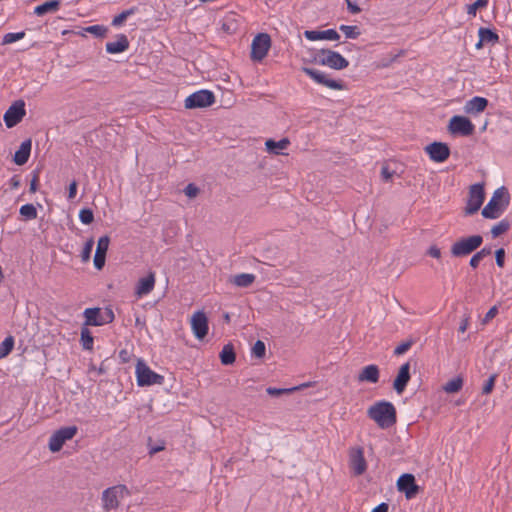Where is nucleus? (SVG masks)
Returning a JSON list of instances; mask_svg holds the SVG:
<instances>
[{
	"label": "nucleus",
	"mask_w": 512,
	"mask_h": 512,
	"mask_svg": "<svg viewBox=\"0 0 512 512\" xmlns=\"http://www.w3.org/2000/svg\"><path fill=\"white\" fill-rule=\"evenodd\" d=\"M304 36L306 39L310 41L317 40H331L336 41L339 40L340 35L335 29H327L323 31L319 30H306L304 32Z\"/></svg>",
	"instance_id": "nucleus-22"
},
{
	"label": "nucleus",
	"mask_w": 512,
	"mask_h": 512,
	"mask_svg": "<svg viewBox=\"0 0 512 512\" xmlns=\"http://www.w3.org/2000/svg\"><path fill=\"white\" fill-rule=\"evenodd\" d=\"M129 48V40L125 34H118L117 40L107 42L105 49L109 54H118L126 51Z\"/></svg>",
	"instance_id": "nucleus-24"
},
{
	"label": "nucleus",
	"mask_w": 512,
	"mask_h": 512,
	"mask_svg": "<svg viewBox=\"0 0 512 512\" xmlns=\"http://www.w3.org/2000/svg\"><path fill=\"white\" fill-rule=\"evenodd\" d=\"M412 344H413L412 340L401 343L400 345H398L395 348L394 354L399 356V355L406 353L411 348Z\"/></svg>",
	"instance_id": "nucleus-46"
},
{
	"label": "nucleus",
	"mask_w": 512,
	"mask_h": 512,
	"mask_svg": "<svg viewBox=\"0 0 512 512\" xmlns=\"http://www.w3.org/2000/svg\"><path fill=\"white\" fill-rule=\"evenodd\" d=\"M165 446L164 443L158 444V445H151L149 444V454L154 455L162 450H164Z\"/></svg>",
	"instance_id": "nucleus-58"
},
{
	"label": "nucleus",
	"mask_w": 512,
	"mask_h": 512,
	"mask_svg": "<svg viewBox=\"0 0 512 512\" xmlns=\"http://www.w3.org/2000/svg\"><path fill=\"white\" fill-rule=\"evenodd\" d=\"M463 386V380L461 377H456L449 380L444 386L443 389L447 393H455L458 392Z\"/></svg>",
	"instance_id": "nucleus-37"
},
{
	"label": "nucleus",
	"mask_w": 512,
	"mask_h": 512,
	"mask_svg": "<svg viewBox=\"0 0 512 512\" xmlns=\"http://www.w3.org/2000/svg\"><path fill=\"white\" fill-rule=\"evenodd\" d=\"M79 219L85 225L91 224L94 220L93 211L88 208L81 209L79 212Z\"/></svg>",
	"instance_id": "nucleus-44"
},
{
	"label": "nucleus",
	"mask_w": 512,
	"mask_h": 512,
	"mask_svg": "<svg viewBox=\"0 0 512 512\" xmlns=\"http://www.w3.org/2000/svg\"><path fill=\"white\" fill-rule=\"evenodd\" d=\"M184 193L187 197L189 198H194L198 195L199 193V188L193 184V183H189L185 189H184Z\"/></svg>",
	"instance_id": "nucleus-48"
},
{
	"label": "nucleus",
	"mask_w": 512,
	"mask_h": 512,
	"mask_svg": "<svg viewBox=\"0 0 512 512\" xmlns=\"http://www.w3.org/2000/svg\"><path fill=\"white\" fill-rule=\"evenodd\" d=\"M85 326H102L114 321V313L112 309L106 308L101 311L100 308H86L84 310Z\"/></svg>",
	"instance_id": "nucleus-7"
},
{
	"label": "nucleus",
	"mask_w": 512,
	"mask_h": 512,
	"mask_svg": "<svg viewBox=\"0 0 512 512\" xmlns=\"http://www.w3.org/2000/svg\"><path fill=\"white\" fill-rule=\"evenodd\" d=\"M498 314V308L497 306L491 307L488 312L485 314L483 318V323H488L490 320H492L496 315Z\"/></svg>",
	"instance_id": "nucleus-52"
},
{
	"label": "nucleus",
	"mask_w": 512,
	"mask_h": 512,
	"mask_svg": "<svg viewBox=\"0 0 512 512\" xmlns=\"http://www.w3.org/2000/svg\"><path fill=\"white\" fill-rule=\"evenodd\" d=\"M10 189L16 190L21 186V179L19 175H14L9 180Z\"/></svg>",
	"instance_id": "nucleus-53"
},
{
	"label": "nucleus",
	"mask_w": 512,
	"mask_h": 512,
	"mask_svg": "<svg viewBox=\"0 0 512 512\" xmlns=\"http://www.w3.org/2000/svg\"><path fill=\"white\" fill-rule=\"evenodd\" d=\"M38 182H39V176H38V173L35 172L33 174L32 180L30 182V187H29L30 193H35L37 191V189H38Z\"/></svg>",
	"instance_id": "nucleus-54"
},
{
	"label": "nucleus",
	"mask_w": 512,
	"mask_h": 512,
	"mask_svg": "<svg viewBox=\"0 0 512 512\" xmlns=\"http://www.w3.org/2000/svg\"><path fill=\"white\" fill-rule=\"evenodd\" d=\"M393 175H394V171H391L387 165L382 166L381 177L385 182L392 180Z\"/></svg>",
	"instance_id": "nucleus-50"
},
{
	"label": "nucleus",
	"mask_w": 512,
	"mask_h": 512,
	"mask_svg": "<svg viewBox=\"0 0 512 512\" xmlns=\"http://www.w3.org/2000/svg\"><path fill=\"white\" fill-rule=\"evenodd\" d=\"M303 73L310 77L314 82L323 85L333 90H344L345 84L341 80H335L328 76V74L309 67H302Z\"/></svg>",
	"instance_id": "nucleus-8"
},
{
	"label": "nucleus",
	"mask_w": 512,
	"mask_h": 512,
	"mask_svg": "<svg viewBox=\"0 0 512 512\" xmlns=\"http://www.w3.org/2000/svg\"><path fill=\"white\" fill-rule=\"evenodd\" d=\"M124 353H126V352H125V351H121V352H120V355H121L122 357H125V354H124Z\"/></svg>",
	"instance_id": "nucleus-63"
},
{
	"label": "nucleus",
	"mask_w": 512,
	"mask_h": 512,
	"mask_svg": "<svg viewBox=\"0 0 512 512\" xmlns=\"http://www.w3.org/2000/svg\"><path fill=\"white\" fill-rule=\"evenodd\" d=\"M25 104L22 100L14 102L4 114V122L8 128L16 126L25 116Z\"/></svg>",
	"instance_id": "nucleus-15"
},
{
	"label": "nucleus",
	"mask_w": 512,
	"mask_h": 512,
	"mask_svg": "<svg viewBox=\"0 0 512 512\" xmlns=\"http://www.w3.org/2000/svg\"><path fill=\"white\" fill-rule=\"evenodd\" d=\"M266 346L261 340H257L252 347V355L256 358H263L265 356Z\"/></svg>",
	"instance_id": "nucleus-43"
},
{
	"label": "nucleus",
	"mask_w": 512,
	"mask_h": 512,
	"mask_svg": "<svg viewBox=\"0 0 512 512\" xmlns=\"http://www.w3.org/2000/svg\"><path fill=\"white\" fill-rule=\"evenodd\" d=\"M220 359L223 365H231L235 362V351L232 344H226L220 352Z\"/></svg>",
	"instance_id": "nucleus-31"
},
{
	"label": "nucleus",
	"mask_w": 512,
	"mask_h": 512,
	"mask_svg": "<svg viewBox=\"0 0 512 512\" xmlns=\"http://www.w3.org/2000/svg\"><path fill=\"white\" fill-rule=\"evenodd\" d=\"M271 46L270 36L266 33L256 35L251 45V58L254 61H261L267 55Z\"/></svg>",
	"instance_id": "nucleus-13"
},
{
	"label": "nucleus",
	"mask_w": 512,
	"mask_h": 512,
	"mask_svg": "<svg viewBox=\"0 0 512 512\" xmlns=\"http://www.w3.org/2000/svg\"><path fill=\"white\" fill-rule=\"evenodd\" d=\"M367 416L381 429L390 428L397 421L394 405L385 400L378 401L370 406L367 410Z\"/></svg>",
	"instance_id": "nucleus-1"
},
{
	"label": "nucleus",
	"mask_w": 512,
	"mask_h": 512,
	"mask_svg": "<svg viewBox=\"0 0 512 512\" xmlns=\"http://www.w3.org/2000/svg\"><path fill=\"white\" fill-rule=\"evenodd\" d=\"M496 375L493 374L491 375L488 380L486 381V383L484 384L483 386V390H482V393L483 394H490L494 388V385H495V380H496Z\"/></svg>",
	"instance_id": "nucleus-47"
},
{
	"label": "nucleus",
	"mask_w": 512,
	"mask_h": 512,
	"mask_svg": "<svg viewBox=\"0 0 512 512\" xmlns=\"http://www.w3.org/2000/svg\"><path fill=\"white\" fill-rule=\"evenodd\" d=\"M192 331L196 338L203 339L208 333V319L204 312L197 311L191 319Z\"/></svg>",
	"instance_id": "nucleus-18"
},
{
	"label": "nucleus",
	"mask_w": 512,
	"mask_h": 512,
	"mask_svg": "<svg viewBox=\"0 0 512 512\" xmlns=\"http://www.w3.org/2000/svg\"><path fill=\"white\" fill-rule=\"evenodd\" d=\"M397 488L400 492L405 494L407 499L414 498L420 490V487L416 484L414 475L410 473H404L398 478Z\"/></svg>",
	"instance_id": "nucleus-16"
},
{
	"label": "nucleus",
	"mask_w": 512,
	"mask_h": 512,
	"mask_svg": "<svg viewBox=\"0 0 512 512\" xmlns=\"http://www.w3.org/2000/svg\"><path fill=\"white\" fill-rule=\"evenodd\" d=\"M129 491L125 485L119 484L105 489L102 492V506L105 511L116 510Z\"/></svg>",
	"instance_id": "nucleus-4"
},
{
	"label": "nucleus",
	"mask_w": 512,
	"mask_h": 512,
	"mask_svg": "<svg viewBox=\"0 0 512 512\" xmlns=\"http://www.w3.org/2000/svg\"><path fill=\"white\" fill-rule=\"evenodd\" d=\"M389 506L387 503H380L377 505L372 512H388Z\"/></svg>",
	"instance_id": "nucleus-59"
},
{
	"label": "nucleus",
	"mask_w": 512,
	"mask_h": 512,
	"mask_svg": "<svg viewBox=\"0 0 512 512\" xmlns=\"http://www.w3.org/2000/svg\"><path fill=\"white\" fill-rule=\"evenodd\" d=\"M255 279H256V277L254 274L241 273V274L232 276L230 278V282L237 287L246 288V287L251 286L254 283Z\"/></svg>",
	"instance_id": "nucleus-29"
},
{
	"label": "nucleus",
	"mask_w": 512,
	"mask_h": 512,
	"mask_svg": "<svg viewBox=\"0 0 512 512\" xmlns=\"http://www.w3.org/2000/svg\"><path fill=\"white\" fill-rule=\"evenodd\" d=\"M495 260L498 267L503 268L505 265V250L499 248L495 252Z\"/></svg>",
	"instance_id": "nucleus-49"
},
{
	"label": "nucleus",
	"mask_w": 512,
	"mask_h": 512,
	"mask_svg": "<svg viewBox=\"0 0 512 512\" xmlns=\"http://www.w3.org/2000/svg\"><path fill=\"white\" fill-rule=\"evenodd\" d=\"M483 260V258L481 257V255H479L477 252L471 257L470 261H469V265L473 268V269H476L480 262Z\"/></svg>",
	"instance_id": "nucleus-56"
},
{
	"label": "nucleus",
	"mask_w": 512,
	"mask_h": 512,
	"mask_svg": "<svg viewBox=\"0 0 512 512\" xmlns=\"http://www.w3.org/2000/svg\"><path fill=\"white\" fill-rule=\"evenodd\" d=\"M477 253L481 255V257L484 259L485 257L489 256L492 253V250L490 247H484Z\"/></svg>",
	"instance_id": "nucleus-60"
},
{
	"label": "nucleus",
	"mask_w": 512,
	"mask_h": 512,
	"mask_svg": "<svg viewBox=\"0 0 512 512\" xmlns=\"http://www.w3.org/2000/svg\"><path fill=\"white\" fill-rule=\"evenodd\" d=\"M80 341L84 350L93 349L94 338L87 327H82Z\"/></svg>",
	"instance_id": "nucleus-32"
},
{
	"label": "nucleus",
	"mask_w": 512,
	"mask_h": 512,
	"mask_svg": "<svg viewBox=\"0 0 512 512\" xmlns=\"http://www.w3.org/2000/svg\"><path fill=\"white\" fill-rule=\"evenodd\" d=\"M25 37V32L24 31H20V32H16V33H7L4 35L3 39H2V44L3 45H6V44H11V43H14L18 40H21Z\"/></svg>",
	"instance_id": "nucleus-40"
},
{
	"label": "nucleus",
	"mask_w": 512,
	"mask_h": 512,
	"mask_svg": "<svg viewBox=\"0 0 512 512\" xmlns=\"http://www.w3.org/2000/svg\"><path fill=\"white\" fill-rule=\"evenodd\" d=\"M110 244V238L104 235L99 238L94 256V266L96 269L101 270L105 265L106 253Z\"/></svg>",
	"instance_id": "nucleus-19"
},
{
	"label": "nucleus",
	"mask_w": 512,
	"mask_h": 512,
	"mask_svg": "<svg viewBox=\"0 0 512 512\" xmlns=\"http://www.w3.org/2000/svg\"><path fill=\"white\" fill-rule=\"evenodd\" d=\"M510 204V194L506 187L502 186L496 189L482 210V216L486 219H497L508 208Z\"/></svg>",
	"instance_id": "nucleus-2"
},
{
	"label": "nucleus",
	"mask_w": 512,
	"mask_h": 512,
	"mask_svg": "<svg viewBox=\"0 0 512 512\" xmlns=\"http://www.w3.org/2000/svg\"><path fill=\"white\" fill-rule=\"evenodd\" d=\"M77 194V182L73 180L68 188V199L72 200L76 197Z\"/></svg>",
	"instance_id": "nucleus-55"
},
{
	"label": "nucleus",
	"mask_w": 512,
	"mask_h": 512,
	"mask_svg": "<svg viewBox=\"0 0 512 512\" xmlns=\"http://www.w3.org/2000/svg\"><path fill=\"white\" fill-rule=\"evenodd\" d=\"M410 378V362H406L400 367L398 374L393 382V388L397 394L400 395L404 392L408 382L410 381Z\"/></svg>",
	"instance_id": "nucleus-20"
},
{
	"label": "nucleus",
	"mask_w": 512,
	"mask_h": 512,
	"mask_svg": "<svg viewBox=\"0 0 512 512\" xmlns=\"http://www.w3.org/2000/svg\"><path fill=\"white\" fill-rule=\"evenodd\" d=\"M19 213L25 218V220H33L37 218V209L33 204L22 205Z\"/></svg>",
	"instance_id": "nucleus-36"
},
{
	"label": "nucleus",
	"mask_w": 512,
	"mask_h": 512,
	"mask_svg": "<svg viewBox=\"0 0 512 512\" xmlns=\"http://www.w3.org/2000/svg\"><path fill=\"white\" fill-rule=\"evenodd\" d=\"M289 144H290V141L288 138H283L279 141H274L272 139H268L265 142L267 151L270 154H275V155L281 154V151L287 149Z\"/></svg>",
	"instance_id": "nucleus-27"
},
{
	"label": "nucleus",
	"mask_w": 512,
	"mask_h": 512,
	"mask_svg": "<svg viewBox=\"0 0 512 512\" xmlns=\"http://www.w3.org/2000/svg\"><path fill=\"white\" fill-rule=\"evenodd\" d=\"M137 7H131L127 10L122 11L120 14L115 16L112 20V25L115 27L121 26L124 21L131 15L135 14L137 12Z\"/></svg>",
	"instance_id": "nucleus-33"
},
{
	"label": "nucleus",
	"mask_w": 512,
	"mask_h": 512,
	"mask_svg": "<svg viewBox=\"0 0 512 512\" xmlns=\"http://www.w3.org/2000/svg\"><path fill=\"white\" fill-rule=\"evenodd\" d=\"M488 104L489 102L486 98L474 96L465 102L463 110L466 114L475 116L483 112Z\"/></svg>",
	"instance_id": "nucleus-21"
},
{
	"label": "nucleus",
	"mask_w": 512,
	"mask_h": 512,
	"mask_svg": "<svg viewBox=\"0 0 512 512\" xmlns=\"http://www.w3.org/2000/svg\"><path fill=\"white\" fill-rule=\"evenodd\" d=\"M215 102V95L209 90H199L185 99V107L187 109L205 108L211 106Z\"/></svg>",
	"instance_id": "nucleus-10"
},
{
	"label": "nucleus",
	"mask_w": 512,
	"mask_h": 512,
	"mask_svg": "<svg viewBox=\"0 0 512 512\" xmlns=\"http://www.w3.org/2000/svg\"><path fill=\"white\" fill-rule=\"evenodd\" d=\"M485 45L484 41L479 38V41L476 43L475 47L476 49H481Z\"/></svg>",
	"instance_id": "nucleus-62"
},
{
	"label": "nucleus",
	"mask_w": 512,
	"mask_h": 512,
	"mask_svg": "<svg viewBox=\"0 0 512 512\" xmlns=\"http://www.w3.org/2000/svg\"><path fill=\"white\" fill-rule=\"evenodd\" d=\"M427 253L428 255L436 259H439L441 257V250L436 245L430 246Z\"/></svg>",
	"instance_id": "nucleus-57"
},
{
	"label": "nucleus",
	"mask_w": 512,
	"mask_h": 512,
	"mask_svg": "<svg viewBox=\"0 0 512 512\" xmlns=\"http://www.w3.org/2000/svg\"><path fill=\"white\" fill-rule=\"evenodd\" d=\"M424 150L429 155V158L436 163H442L450 156V148L443 142H433L427 145Z\"/></svg>",
	"instance_id": "nucleus-17"
},
{
	"label": "nucleus",
	"mask_w": 512,
	"mask_h": 512,
	"mask_svg": "<svg viewBox=\"0 0 512 512\" xmlns=\"http://www.w3.org/2000/svg\"><path fill=\"white\" fill-rule=\"evenodd\" d=\"M448 131L452 135L470 136L475 131L474 124L465 116H453L448 125Z\"/></svg>",
	"instance_id": "nucleus-11"
},
{
	"label": "nucleus",
	"mask_w": 512,
	"mask_h": 512,
	"mask_svg": "<svg viewBox=\"0 0 512 512\" xmlns=\"http://www.w3.org/2000/svg\"><path fill=\"white\" fill-rule=\"evenodd\" d=\"M61 5L60 0H50L47 1L41 5H38L34 9V14L37 16H43L47 13H53L58 11L59 7Z\"/></svg>",
	"instance_id": "nucleus-28"
},
{
	"label": "nucleus",
	"mask_w": 512,
	"mask_h": 512,
	"mask_svg": "<svg viewBox=\"0 0 512 512\" xmlns=\"http://www.w3.org/2000/svg\"><path fill=\"white\" fill-rule=\"evenodd\" d=\"M347 3V8L350 13L358 14L361 11V8L357 5L356 0H345Z\"/></svg>",
	"instance_id": "nucleus-51"
},
{
	"label": "nucleus",
	"mask_w": 512,
	"mask_h": 512,
	"mask_svg": "<svg viewBox=\"0 0 512 512\" xmlns=\"http://www.w3.org/2000/svg\"><path fill=\"white\" fill-rule=\"evenodd\" d=\"M339 30L344 33L346 38L356 39L360 36L361 32L357 26L352 25H340Z\"/></svg>",
	"instance_id": "nucleus-38"
},
{
	"label": "nucleus",
	"mask_w": 512,
	"mask_h": 512,
	"mask_svg": "<svg viewBox=\"0 0 512 512\" xmlns=\"http://www.w3.org/2000/svg\"><path fill=\"white\" fill-rule=\"evenodd\" d=\"M154 286L155 274L153 272H149L146 277L139 279L135 288V293L138 297L148 295L154 289Z\"/></svg>",
	"instance_id": "nucleus-23"
},
{
	"label": "nucleus",
	"mask_w": 512,
	"mask_h": 512,
	"mask_svg": "<svg viewBox=\"0 0 512 512\" xmlns=\"http://www.w3.org/2000/svg\"><path fill=\"white\" fill-rule=\"evenodd\" d=\"M359 382L377 383L379 381V368L375 364L365 366L358 374Z\"/></svg>",
	"instance_id": "nucleus-26"
},
{
	"label": "nucleus",
	"mask_w": 512,
	"mask_h": 512,
	"mask_svg": "<svg viewBox=\"0 0 512 512\" xmlns=\"http://www.w3.org/2000/svg\"><path fill=\"white\" fill-rule=\"evenodd\" d=\"M137 384L140 387L161 385L164 381V377L153 370L143 361L138 360L135 369Z\"/></svg>",
	"instance_id": "nucleus-6"
},
{
	"label": "nucleus",
	"mask_w": 512,
	"mask_h": 512,
	"mask_svg": "<svg viewBox=\"0 0 512 512\" xmlns=\"http://www.w3.org/2000/svg\"><path fill=\"white\" fill-rule=\"evenodd\" d=\"M349 466L354 475L360 476L367 469V463L364 457L362 447H353L349 451Z\"/></svg>",
	"instance_id": "nucleus-14"
},
{
	"label": "nucleus",
	"mask_w": 512,
	"mask_h": 512,
	"mask_svg": "<svg viewBox=\"0 0 512 512\" xmlns=\"http://www.w3.org/2000/svg\"><path fill=\"white\" fill-rule=\"evenodd\" d=\"M32 142L30 139L23 141L15 152L13 161L21 166L27 163L31 154Z\"/></svg>",
	"instance_id": "nucleus-25"
},
{
	"label": "nucleus",
	"mask_w": 512,
	"mask_h": 512,
	"mask_svg": "<svg viewBox=\"0 0 512 512\" xmlns=\"http://www.w3.org/2000/svg\"><path fill=\"white\" fill-rule=\"evenodd\" d=\"M489 0H476L474 3L467 5V14L475 16L479 8H484L488 5Z\"/></svg>",
	"instance_id": "nucleus-41"
},
{
	"label": "nucleus",
	"mask_w": 512,
	"mask_h": 512,
	"mask_svg": "<svg viewBox=\"0 0 512 512\" xmlns=\"http://www.w3.org/2000/svg\"><path fill=\"white\" fill-rule=\"evenodd\" d=\"M467 327H468V320L464 319L459 326V332L464 333L467 330Z\"/></svg>",
	"instance_id": "nucleus-61"
},
{
	"label": "nucleus",
	"mask_w": 512,
	"mask_h": 512,
	"mask_svg": "<svg viewBox=\"0 0 512 512\" xmlns=\"http://www.w3.org/2000/svg\"><path fill=\"white\" fill-rule=\"evenodd\" d=\"M124 353H126V352H125V351H121V352H120V355H121L122 357H125V354H124Z\"/></svg>",
	"instance_id": "nucleus-64"
},
{
	"label": "nucleus",
	"mask_w": 512,
	"mask_h": 512,
	"mask_svg": "<svg viewBox=\"0 0 512 512\" xmlns=\"http://www.w3.org/2000/svg\"><path fill=\"white\" fill-rule=\"evenodd\" d=\"M483 243L481 235L460 238L452 244L450 252L453 257H465L477 250Z\"/></svg>",
	"instance_id": "nucleus-5"
},
{
	"label": "nucleus",
	"mask_w": 512,
	"mask_h": 512,
	"mask_svg": "<svg viewBox=\"0 0 512 512\" xmlns=\"http://www.w3.org/2000/svg\"><path fill=\"white\" fill-rule=\"evenodd\" d=\"M510 222L507 219H502L491 228V234L494 238L506 233L510 229Z\"/></svg>",
	"instance_id": "nucleus-34"
},
{
	"label": "nucleus",
	"mask_w": 512,
	"mask_h": 512,
	"mask_svg": "<svg viewBox=\"0 0 512 512\" xmlns=\"http://www.w3.org/2000/svg\"><path fill=\"white\" fill-rule=\"evenodd\" d=\"M77 433L76 426H66L55 431L48 443L51 452H58L63 447L64 443L72 439Z\"/></svg>",
	"instance_id": "nucleus-9"
},
{
	"label": "nucleus",
	"mask_w": 512,
	"mask_h": 512,
	"mask_svg": "<svg viewBox=\"0 0 512 512\" xmlns=\"http://www.w3.org/2000/svg\"><path fill=\"white\" fill-rule=\"evenodd\" d=\"M485 198L484 187L480 183L473 184L469 189L465 213L467 215L475 214L482 206Z\"/></svg>",
	"instance_id": "nucleus-12"
},
{
	"label": "nucleus",
	"mask_w": 512,
	"mask_h": 512,
	"mask_svg": "<svg viewBox=\"0 0 512 512\" xmlns=\"http://www.w3.org/2000/svg\"><path fill=\"white\" fill-rule=\"evenodd\" d=\"M86 31L96 37H104L107 32V28L103 25H92L87 27Z\"/></svg>",
	"instance_id": "nucleus-45"
},
{
	"label": "nucleus",
	"mask_w": 512,
	"mask_h": 512,
	"mask_svg": "<svg viewBox=\"0 0 512 512\" xmlns=\"http://www.w3.org/2000/svg\"><path fill=\"white\" fill-rule=\"evenodd\" d=\"M14 347V338L12 336L6 337L0 343V359L5 358L10 354Z\"/></svg>",
	"instance_id": "nucleus-35"
},
{
	"label": "nucleus",
	"mask_w": 512,
	"mask_h": 512,
	"mask_svg": "<svg viewBox=\"0 0 512 512\" xmlns=\"http://www.w3.org/2000/svg\"><path fill=\"white\" fill-rule=\"evenodd\" d=\"M478 36L485 44L495 45L499 42L498 34L489 28L480 27L478 30Z\"/></svg>",
	"instance_id": "nucleus-30"
},
{
	"label": "nucleus",
	"mask_w": 512,
	"mask_h": 512,
	"mask_svg": "<svg viewBox=\"0 0 512 512\" xmlns=\"http://www.w3.org/2000/svg\"><path fill=\"white\" fill-rule=\"evenodd\" d=\"M314 60L317 64L327 66L331 69L342 70L348 67L349 62L340 53L330 50L321 49L319 50Z\"/></svg>",
	"instance_id": "nucleus-3"
},
{
	"label": "nucleus",
	"mask_w": 512,
	"mask_h": 512,
	"mask_svg": "<svg viewBox=\"0 0 512 512\" xmlns=\"http://www.w3.org/2000/svg\"><path fill=\"white\" fill-rule=\"evenodd\" d=\"M93 246H94V239L93 238L88 239L86 241V243L84 244V247H83L82 252H81V258H82L83 262L89 261V259L91 257Z\"/></svg>",
	"instance_id": "nucleus-42"
},
{
	"label": "nucleus",
	"mask_w": 512,
	"mask_h": 512,
	"mask_svg": "<svg viewBox=\"0 0 512 512\" xmlns=\"http://www.w3.org/2000/svg\"><path fill=\"white\" fill-rule=\"evenodd\" d=\"M300 387H292V388H275V387H268L266 389V392L273 397H278L284 394H290L296 390H299Z\"/></svg>",
	"instance_id": "nucleus-39"
}]
</instances>
